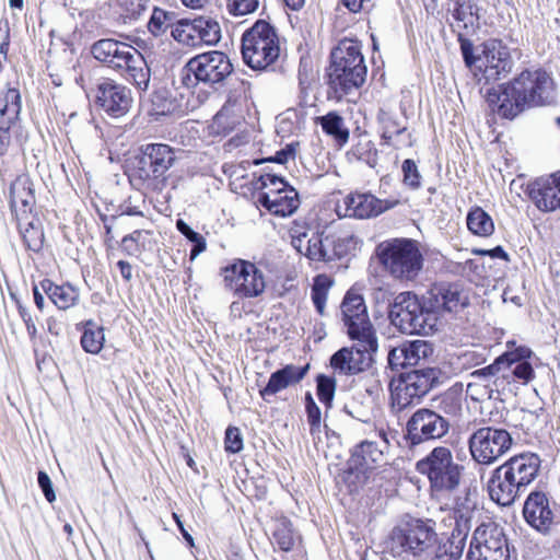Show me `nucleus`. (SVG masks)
<instances>
[{
  "mask_svg": "<svg viewBox=\"0 0 560 560\" xmlns=\"http://www.w3.org/2000/svg\"><path fill=\"white\" fill-rule=\"evenodd\" d=\"M553 94V80L546 71L524 70L511 82L487 90L486 101L499 116L513 119L527 108L550 104Z\"/></svg>",
  "mask_w": 560,
  "mask_h": 560,
  "instance_id": "obj_1",
  "label": "nucleus"
},
{
  "mask_svg": "<svg viewBox=\"0 0 560 560\" xmlns=\"http://www.w3.org/2000/svg\"><path fill=\"white\" fill-rule=\"evenodd\" d=\"M540 458L534 453H522L497 467L487 483L490 499L501 506L512 505L536 479Z\"/></svg>",
  "mask_w": 560,
  "mask_h": 560,
  "instance_id": "obj_2",
  "label": "nucleus"
},
{
  "mask_svg": "<svg viewBox=\"0 0 560 560\" xmlns=\"http://www.w3.org/2000/svg\"><path fill=\"white\" fill-rule=\"evenodd\" d=\"M91 54L108 68L120 71L139 91L148 90L150 68L142 54L133 46L114 38H103L91 46Z\"/></svg>",
  "mask_w": 560,
  "mask_h": 560,
  "instance_id": "obj_3",
  "label": "nucleus"
},
{
  "mask_svg": "<svg viewBox=\"0 0 560 560\" xmlns=\"http://www.w3.org/2000/svg\"><path fill=\"white\" fill-rule=\"evenodd\" d=\"M366 66L359 42L345 38L330 54L328 85L338 97L360 88L366 78Z\"/></svg>",
  "mask_w": 560,
  "mask_h": 560,
  "instance_id": "obj_4",
  "label": "nucleus"
},
{
  "mask_svg": "<svg viewBox=\"0 0 560 560\" xmlns=\"http://www.w3.org/2000/svg\"><path fill=\"white\" fill-rule=\"evenodd\" d=\"M176 151L165 143H148L140 147L129 172L130 184L139 190H162L167 171L176 162Z\"/></svg>",
  "mask_w": 560,
  "mask_h": 560,
  "instance_id": "obj_5",
  "label": "nucleus"
},
{
  "mask_svg": "<svg viewBox=\"0 0 560 560\" xmlns=\"http://www.w3.org/2000/svg\"><path fill=\"white\" fill-rule=\"evenodd\" d=\"M415 469L427 477L433 493L455 492L462 482L465 467L458 464L447 446H435L416 463Z\"/></svg>",
  "mask_w": 560,
  "mask_h": 560,
  "instance_id": "obj_6",
  "label": "nucleus"
},
{
  "mask_svg": "<svg viewBox=\"0 0 560 560\" xmlns=\"http://www.w3.org/2000/svg\"><path fill=\"white\" fill-rule=\"evenodd\" d=\"M388 317L390 323L402 334L430 335L436 327L438 317L428 304L412 292L397 294L389 304Z\"/></svg>",
  "mask_w": 560,
  "mask_h": 560,
  "instance_id": "obj_7",
  "label": "nucleus"
},
{
  "mask_svg": "<svg viewBox=\"0 0 560 560\" xmlns=\"http://www.w3.org/2000/svg\"><path fill=\"white\" fill-rule=\"evenodd\" d=\"M376 252L384 270L394 279L415 281L423 268L424 258L415 240L394 238L380 244Z\"/></svg>",
  "mask_w": 560,
  "mask_h": 560,
  "instance_id": "obj_8",
  "label": "nucleus"
},
{
  "mask_svg": "<svg viewBox=\"0 0 560 560\" xmlns=\"http://www.w3.org/2000/svg\"><path fill=\"white\" fill-rule=\"evenodd\" d=\"M438 541L435 523L431 520H411L393 528L387 542L394 557H422Z\"/></svg>",
  "mask_w": 560,
  "mask_h": 560,
  "instance_id": "obj_9",
  "label": "nucleus"
},
{
  "mask_svg": "<svg viewBox=\"0 0 560 560\" xmlns=\"http://www.w3.org/2000/svg\"><path fill=\"white\" fill-rule=\"evenodd\" d=\"M280 55L276 30L266 21L258 20L242 36V57L253 70L261 71L272 66Z\"/></svg>",
  "mask_w": 560,
  "mask_h": 560,
  "instance_id": "obj_10",
  "label": "nucleus"
},
{
  "mask_svg": "<svg viewBox=\"0 0 560 560\" xmlns=\"http://www.w3.org/2000/svg\"><path fill=\"white\" fill-rule=\"evenodd\" d=\"M233 73L230 58L222 51L211 50L188 60L180 71V82L194 89L199 82L215 86L224 83Z\"/></svg>",
  "mask_w": 560,
  "mask_h": 560,
  "instance_id": "obj_11",
  "label": "nucleus"
},
{
  "mask_svg": "<svg viewBox=\"0 0 560 560\" xmlns=\"http://www.w3.org/2000/svg\"><path fill=\"white\" fill-rule=\"evenodd\" d=\"M450 428V420L443 415L429 408H420L406 423L404 431L406 446L417 452L422 445L446 436Z\"/></svg>",
  "mask_w": 560,
  "mask_h": 560,
  "instance_id": "obj_12",
  "label": "nucleus"
},
{
  "mask_svg": "<svg viewBox=\"0 0 560 560\" xmlns=\"http://www.w3.org/2000/svg\"><path fill=\"white\" fill-rule=\"evenodd\" d=\"M513 445L511 433L492 425L475 430L468 439L471 458L480 465H492L504 456Z\"/></svg>",
  "mask_w": 560,
  "mask_h": 560,
  "instance_id": "obj_13",
  "label": "nucleus"
},
{
  "mask_svg": "<svg viewBox=\"0 0 560 560\" xmlns=\"http://www.w3.org/2000/svg\"><path fill=\"white\" fill-rule=\"evenodd\" d=\"M441 370L436 368L418 369L407 373L392 392V407L400 412L419 402L439 384Z\"/></svg>",
  "mask_w": 560,
  "mask_h": 560,
  "instance_id": "obj_14",
  "label": "nucleus"
},
{
  "mask_svg": "<svg viewBox=\"0 0 560 560\" xmlns=\"http://www.w3.org/2000/svg\"><path fill=\"white\" fill-rule=\"evenodd\" d=\"M259 182L260 188L266 189L257 195V202L261 207L279 217H289L298 210L299 194L283 178L275 174H265L260 176Z\"/></svg>",
  "mask_w": 560,
  "mask_h": 560,
  "instance_id": "obj_15",
  "label": "nucleus"
},
{
  "mask_svg": "<svg viewBox=\"0 0 560 560\" xmlns=\"http://www.w3.org/2000/svg\"><path fill=\"white\" fill-rule=\"evenodd\" d=\"M525 522L544 536L560 535V508L542 491L528 494L523 506Z\"/></svg>",
  "mask_w": 560,
  "mask_h": 560,
  "instance_id": "obj_16",
  "label": "nucleus"
},
{
  "mask_svg": "<svg viewBox=\"0 0 560 560\" xmlns=\"http://www.w3.org/2000/svg\"><path fill=\"white\" fill-rule=\"evenodd\" d=\"M223 281L225 288L240 299L257 298L266 289L264 272L255 264L243 259L223 268Z\"/></svg>",
  "mask_w": 560,
  "mask_h": 560,
  "instance_id": "obj_17",
  "label": "nucleus"
},
{
  "mask_svg": "<svg viewBox=\"0 0 560 560\" xmlns=\"http://www.w3.org/2000/svg\"><path fill=\"white\" fill-rule=\"evenodd\" d=\"M472 514L474 510L470 506L456 502L451 511V517L454 520L451 537L436 546L431 560L462 559L466 540L471 529Z\"/></svg>",
  "mask_w": 560,
  "mask_h": 560,
  "instance_id": "obj_18",
  "label": "nucleus"
},
{
  "mask_svg": "<svg viewBox=\"0 0 560 560\" xmlns=\"http://www.w3.org/2000/svg\"><path fill=\"white\" fill-rule=\"evenodd\" d=\"M355 343L341 348L330 358V365L340 373L353 375L366 370L372 362V354L377 351L376 335L351 338Z\"/></svg>",
  "mask_w": 560,
  "mask_h": 560,
  "instance_id": "obj_19",
  "label": "nucleus"
},
{
  "mask_svg": "<svg viewBox=\"0 0 560 560\" xmlns=\"http://www.w3.org/2000/svg\"><path fill=\"white\" fill-rule=\"evenodd\" d=\"M95 104L107 115L125 116L132 105L130 89L112 79H101L95 85Z\"/></svg>",
  "mask_w": 560,
  "mask_h": 560,
  "instance_id": "obj_20",
  "label": "nucleus"
},
{
  "mask_svg": "<svg viewBox=\"0 0 560 560\" xmlns=\"http://www.w3.org/2000/svg\"><path fill=\"white\" fill-rule=\"evenodd\" d=\"M513 60L501 40L490 39L481 45L477 69L487 82L497 81L511 72Z\"/></svg>",
  "mask_w": 560,
  "mask_h": 560,
  "instance_id": "obj_21",
  "label": "nucleus"
},
{
  "mask_svg": "<svg viewBox=\"0 0 560 560\" xmlns=\"http://www.w3.org/2000/svg\"><path fill=\"white\" fill-rule=\"evenodd\" d=\"M342 319L350 338L371 337L375 335L369 318L366 305L361 294L348 291L341 303Z\"/></svg>",
  "mask_w": 560,
  "mask_h": 560,
  "instance_id": "obj_22",
  "label": "nucleus"
},
{
  "mask_svg": "<svg viewBox=\"0 0 560 560\" xmlns=\"http://www.w3.org/2000/svg\"><path fill=\"white\" fill-rule=\"evenodd\" d=\"M398 201L382 200L370 192H352L347 195L341 203L337 205V214L355 219L376 217L394 208Z\"/></svg>",
  "mask_w": 560,
  "mask_h": 560,
  "instance_id": "obj_23",
  "label": "nucleus"
},
{
  "mask_svg": "<svg viewBox=\"0 0 560 560\" xmlns=\"http://www.w3.org/2000/svg\"><path fill=\"white\" fill-rule=\"evenodd\" d=\"M428 304L436 317L440 312L458 313L468 306L469 294L460 283H435L428 292Z\"/></svg>",
  "mask_w": 560,
  "mask_h": 560,
  "instance_id": "obj_24",
  "label": "nucleus"
},
{
  "mask_svg": "<svg viewBox=\"0 0 560 560\" xmlns=\"http://www.w3.org/2000/svg\"><path fill=\"white\" fill-rule=\"evenodd\" d=\"M393 433L395 432L389 428H376L375 434L378 440L365 439L355 446L351 457L354 465L362 470H368L374 465L382 464L384 454L389 448Z\"/></svg>",
  "mask_w": 560,
  "mask_h": 560,
  "instance_id": "obj_25",
  "label": "nucleus"
},
{
  "mask_svg": "<svg viewBox=\"0 0 560 560\" xmlns=\"http://www.w3.org/2000/svg\"><path fill=\"white\" fill-rule=\"evenodd\" d=\"M468 550H474L475 556L480 559L481 556L505 558L510 560L508 539L502 530L497 526L477 527Z\"/></svg>",
  "mask_w": 560,
  "mask_h": 560,
  "instance_id": "obj_26",
  "label": "nucleus"
},
{
  "mask_svg": "<svg viewBox=\"0 0 560 560\" xmlns=\"http://www.w3.org/2000/svg\"><path fill=\"white\" fill-rule=\"evenodd\" d=\"M376 121L383 145L397 150L411 145V135L407 131L406 120L399 119L393 109L381 107L376 114Z\"/></svg>",
  "mask_w": 560,
  "mask_h": 560,
  "instance_id": "obj_27",
  "label": "nucleus"
},
{
  "mask_svg": "<svg viewBox=\"0 0 560 560\" xmlns=\"http://www.w3.org/2000/svg\"><path fill=\"white\" fill-rule=\"evenodd\" d=\"M528 197L538 210L553 212L560 209V171L536 178L527 186Z\"/></svg>",
  "mask_w": 560,
  "mask_h": 560,
  "instance_id": "obj_28",
  "label": "nucleus"
},
{
  "mask_svg": "<svg viewBox=\"0 0 560 560\" xmlns=\"http://www.w3.org/2000/svg\"><path fill=\"white\" fill-rule=\"evenodd\" d=\"M508 350L499 355L493 363L475 370L470 373V378L489 383V381L497 375H499L501 372H504L505 370H510V368L513 365L515 361L520 358H530L532 350L525 346H518L516 347L515 341H508L506 342Z\"/></svg>",
  "mask_w": 560,
  "mask_h": 560,
  "instance_id": "obj_29",
  "label": "nucleus"
},
{
  "mask_svg": "<svg viewBox=\"0 0 560 560\" xmlns=\"http://www.w3.org/2000/svg\"><path fill=\"white\" fill-rule=\"evenodd\" d=\"M308 371V364L298 366L288 364L284 368L271 373L267 385L260 389V396L268 401V397L285 389L291 385L300 383Z\"/></svg>",
  "mask_w": 560,
  "mask_h": 560,
  "instance_id": "obj_30",
  "label": "nucleus"
},
{
  "mask_svg": "<svg viewBox=\"0 0 560 560\" xmlns=\"http://www.w3.org/2000/svg\"><path fill=\"white\" fill-rule=\"evenodd\" d=\"M10 205L16 218L28 219L35 205V195L27 176L18 177L10 187Z\"/></svg>",
  "mask_w": 560,
  "mask_h": 560,
  "instance_id": "obj_31",
  "label": "nucleus"
},
{
  "mask_svg": "<svg viewBox=\"0 0 560 560\" xmlns=\"http://www.w3.org/2000/svg\"><path fill=\"white\" fill-rule=\"evenodd\" d=\"M291 245L296 249L298 253L304 255L311 260L323 261L322 246L319 247L318 242H322V232H314L310 229L295 225L290 230Z\"/></svg>",
  "mask_w": 560,
  "mask_h": 560,
  "instance_id": "obj_32",
  "label": "nucleus"
},
{
  "mask_svg": "<svg viewBox=\"0 0 560 560\" xmlns=\"http://www.w3.org/2000/svg\"><path fill=\"white\" fill-rule=\"evenodd\" d=\"M22 108L21 93L18 88L0 90V129H11L20 117Z\"/></svg>",
  "mask_w": 560,
  "mask_h": 560,
  "instance_id": "obj_33",
  "label": "nucleus"
},
{
  "mask_svg": "<svg viewBox=\"0 0 560 560\" xmlns=\"http://www.w3.org/2000/svg\"><path fill=\"white\" fill-rule=\"evenodd\" d=\"M40 288L48 299L59 310H68L74 306L79 301V291L70 283L56 284L50 279L40 281Z\"/></svg>",
  "mask_w": 560,
  "mask_h": 560,
  "instance_id": "obj_34",
  "label": "nucleus"
},
{
  "mask_svg": "<svg viewBox=\"0 0 560 560\" xmlns=\"http://www.w3.org/2000/svg\"><path fill=\"white\" fill-rule=\"evenodd\" d=\"M197 30L199 47L202 45L213 46L221 39V26L211 16H197L194 19Z\"/></svg>",
  "mask_w": 560,
  "mask_h": 560,
  "instance_id": "obj_35",
  "label": "nucleus"
},
{
  "mask_svg": "<svg viewBox=\"0 0 560 560\" xmlns=\"http://www.w3.org/2000/svg\"><path fill=\"white\" fill-rule=\"evenodd\" d=\"M19 229L27 249L39 252L44 244V232L38 221L19 218Z\"/></svg>",
  "mask_w": 560,
  "mask_h": 560,
  "instance_id": "obj_36",
  "label": "nucleus"
},
{
  "mask_svg": "<svg viewBox=\"0 0 560 560\" xmlns=\"http://www.w3.org/2000/svg\"><path fill=\"white\" fill-rule=\"evenodd\" d=\"M322 129L337 140L340 144H345L349 139V130L345 127L343 118L337 112H329L324 116L316 118Z\"/></svg>",
  "mask_w": 560,
  "mask_h": 560,
  "instance_id": "obj_37",
  "label": "nucleus"
},
{
  "mask_svg": "<svg viewBox=\"0 0 560 560\" xmlns=\"http://www.w3.org/2000/svg\"><path fill=\"white\" fill-rule=\"evenodd\" d=\"M466 222L468 230L478 236H490L494 231L492 218L480 207L469 210Z\"/></svg>",
  "mask_w": 560,
  "mask_h": 560,
  "instance_id": "obj_38",
  "label": "nucleus"
},
{
  "mask_svg": "<svg viewBox=\"0 0 560 560\" xmlns=\"http://www.w3.org/2000/svg\"><path fill=\"white\" fill-rule=\"evenodd\" d=\"M152 232L144 229H137L121 240V247L128 255H139L152 246Z\"/></svg>",
  "mask_w": 560,
  "mask_h": 560,
  "instance_id": "obj_39",
  "label": "nucleus"
},
{
  "mask_svg": "<svg viewBox=\"0 0 560 560\" xmlns=\"http://www.w3.org/2000/svg\"><path fill=\"white\" fill-rule=\"evenodd\" d=\"M171 35L178 44L197 48L199 47L196 24L194 19H180L176 21L171 31Z\"/></svg>",
  "mask_w": 560,
  "mask_h": 560,
  "instance_id": "obj_40",
  "label": "nucleus"
},
{
  "mask_svg": "<svg viewBox=\"0 0 560 560\" xmlns=\"http://www.w3.org/2000/svg\"><path fill=\"white\" fill-rule=\"evenodd\" d=\"M105 341L103 327L96 326L93 322H88L81 336V346L84 351L97 354Z\"/></svg>",
  "mask_w": 560,
  "mask_h": 560,
  "instance_id": "obj_41",
  "label": "nucleus"
},
{
  "mask_svg": "<svg viewBox=\"0 0 560 560\" xmlns=\"http://www.w3.org/2000/svg\"><path fill=\"white\" fill-rule=\"evenodd\" d=\"M402 351H405L407 364L415 366L433 353V347L425 340H413L402 343Z\"/></svg>",
  "mask_w": 560,
  "mask_h": 560,
  "instance_id": "obj_42",
  "label": "nucleus"
},
{
  "mask_svg": "<svg viewBox=\"0 0 560 560\" xmlns=\"http://www.w3.org/2000/svg\"><path fill=\"white\" fill-rule=\"evenodd\" d=\"M332 285V280L326 275H318L314 278L312 285V301L319 315L325 314V306L328 291Z\"/></svg>",
  "mask_w": 560,
  "mask_h": 560,
  "instance_id": "obj_43",
  "label": "nucleus"
},
{
  "mask_svg": "<svg viewBox=\"0 0 560 560\" xmlns=\"http://www.w3.org/2000/svg\"><path fill=\"white\" fill-rule=\"evenodd\" d=\"M272 542L276 544L280 550L290 551L295 544V534L292 528V524L283 518L276 523L272 533Z\"/></svg>",
  "mask_w": 560,
  "mask_h": 560,
  "instance_id": "obj_44",
  "label": "nucleus"
},
{
  "mask_svg": "<svg viewBox=\"0 0 560 560\" xmlns=\"http://www.w3.org/2000/svg\"><path fill=\"white\" fill-rule=\"evenodd\" d=\"M439 408L448 420L450 418H459L463 413L462 395L454 389L445 392L440 398Z\"/></svg>",
  "mask_w": 560,
  "mask_h": 560,
  "instance_id": "obj_45",
  "label": "nucleus"
},
{
  "mask_svg": "<svg viewBox=\"0 0 560 560\" xmlns=\"http://www.w3.org/2000/svg\"><path fill=\"white\" fill-rule=\"evenodd\" d=\"M174 19L175 14L173 12H167L163 9L154 8L148 23V28L154 36H160L165 33L168 27H171V31L173 30V26L176 23L174 22Z\"/></svg>",
  "mask_w": 560,
  "mask_h": 560,
  "instance_id": "obj_46",
  "label": "nucleus"
},
{
  "mask_svg": "<svg viewBox=\"0 0 560 560\" xmlns=\"http://www.w3.org/2000/svg\"><path fill=\"white\" fill-rule=\"evenodd\" d=\"M316 382L318 399L324 405L329 407L335 396L336 380L334 377L320 374L317 376Z\"/></svg>",
  "mask_w": 560,
  "mask_h": 560,
  "instance_id": "obj_47",
  "label": "nucleus"
},
{
  "mask_svg": "<svg viewBox=\"0 0 560 560\" xmlns=\"http://www.w3.org/2000/svg\"><path fill=\"white\" fill-rule=\"evenodd\" d=\"M401 171L404 175L402 182L407 187L412 190L419 189L421 187V175L413 160H405L401 165Z\"/></svg>",
  "mask_w": 560,
  "mask_h": 560,
  "instance_id": "obj_48",
  "label": "nucleus"
},
{
  "mask_svg": "<svg viewBox=\"0 0 560 560\" xmlns=\"http://www.w3.org/2000/svg\"><path fill=\"white\" fill-rule=\"evenodd\" d=\"M305 409L307 415V422L310 424V433L315 435L320 432L322 412L313 399L311 393H307L305 396Z\"/></svg>",
  "mask_w": 560,
  "mask_h": 560,
  "instance_id": "obj_49",
  "label": "nucleus"
},
{
  "mask_svg": "<svg viewBox=\"0 0 560 560\" xmlns=\"http://www.w3.org/2000/svg\"><path fill=\"white\" fill-rule=\"evenodd\" d=\"M493 389L489 383L470 380L466 387V395L474 401H483L491 399Z\"/></svg>",
  "mask_w": 560,
  "mask_h": 560,
  "instance_id": "obj_50",
  "label": "nucleus"
},
{
  "mask_svg": "<svg viewBox=\"0 0 560 560\" xmlns=\"http://www.w3.org/2000/svg\"><path fill=\"white\" fill-rule=\"evenodd\" d=\"M526 359H517L510 368L514 378L523 384L528 383L534 377L533 366Z\"/></svg>",
  "mask_w": 560,
  "mask_h": 560,
  "instance_id": "obj_51",
  "label": "nucleus"
},
{
  "mask_svg": "<svg viewBox=\"0 0 560 560\" xmlns=\"http://www.w3.org/2000/svg\"><path fill=\"white\" fill-rule=\"evenodd\" d=\"M259 5L258 0H228V10L234 16L253 13Z\"/></svg>",
  "mask_w": 560,
  "mask_h": 560,
  "instance_id": "obj_52",
  "label": "nucleus"
},
{
  "mask_svg": "<svg viewBox=\"0 0 560 560\" xmlns=\"http://www.w3.org/2000/svg\"><path fill=\"white\" fill-rule=\"evenodd\" d=\"M224 447L228 453L236 454L243 450V438L236 427H229L225 431Z\"/></svg>",
  "mask_w": 560,
  "mask_h": 560,
  "instance_id": "obj_53",
  "label": "nucleus"
},
{
  "mask_svg": "<svg viewBox=\"0 0 560 560\" xmlns=\"http://www.w3.org/2000/svg\"><path fill=\"white\" fill-rule=\"evenodd\" d=\"M343 411L351 418L369 423L371 421V409L360 405L357 400H352L343 406Z\"/></svg>",
  "mask_w": 560,
  "mask_h": 560,
  "instance_id": "obj_54",
  "label": "nucleus"
},
{
  "mask_svg": "<svg viewBox=\"0 0 560 560\" xmlns=\"http://www.w3.org/2000/svg\"><path fill=\"white\" fill-rule=\"evenodd\" d=\"M354 238L351 235H339L335 233V242L332 247L335 248V260L347 256L353 248Z\"/></svg>",
  "mask_w": 560,
  "mask_h": 560,
  "instance_id": "obj_55",
  "label": "nucleus"
},
{
  "mask_svg": "<svg viewBox=\"0 0 560 560\" xmlns=\"http://www.w3.org/2000/svg\"><path fill=\"white\" fill-rule=\"evenodd\" d=\"M238 106V98L235 94H229L226 101L224 102L222 108L217 113L215 120L219 124H223L224 120L232 118L235 116V108Z\"/></svg>",
  "mask_w": 560,
  "mask_h": 560,
  "instance_id": "obj_56",
  "label": "nucleus"
},
{
  "mask_svg": "<svg viewBox=\"0 0 560 560\" xmlns=\"http://www.w3.org/2000/svg\"><path fill=\"white\" fill-rule=\"evenodd\" d=\"M335 242V232H322V242H318L319 247L322 246L323 261L328 262L335 260V248L332 247Z\"/></svg>",
  "mask_w": 560,
  "mask_h": 560,
  "instance_id": "obj_57",
  "label": "nucleus"
},
{
  "mask_svg": "<svg viewBox=\"0 0 560 560\" xmlns=\"http://www.w3.org/2000/svg\"><path fill=\"white\" fill-rule=\"evenodd\" d=\"M148 0H118L120 7L130 19H138L147 9Z\"/></svg>",
  "mask_w": 560,
  "mask_h": 560,
  "instance_id": "obj_58",
  "label": "nucleus"
},
{
  "mask_svg": "<svg viewBox=\"0 0 560 560\" xmlns=\"http://www.w3.org/2000/svg\"><path fill=\"white\" fill-rule=\"evenodd\" d=\"M459 42H460V50H462V55H463L465 65L469 69H471L472 67H475L477 69L478 55L475 56V54H474L472 43L469 39L463 38V37H459Z\"/></svg>",
  "mask_w": 560,
  "mask_h": 560,
  "instance_id": "obj_59",
  "label": "nucleus"
},
{
  "mask_svg": "<svg viewBox=\"0 0 560 560\" xmlns=\"http://www.w3.org/2000/svg\"><path fill=\"white\" fill-rule=\"evenodd\" d=\"M388 364L393 370H400L409 366L405 351H402V345L393 348L388 353Z\"/></svg>",
  "mask_w": 560,
  "mask_h": 560,
  "instance_id": "obj_60",
  "label": "nucleus"
},
{
  "mask_svg": "<svg viewBox=\"0 0 560 560\" xmlns=\"http://www.w3.org/2000/svg\"><path fill=\"white\" fill-rule=\"evenodd\" d=\"M37 482L39 488L42 489L46 500L52 503L56 500V493L52 487V482L47 472L40 470L37 475Z\"/></svg>",
  "mask_w": 560,
  "mask_h": 560,
  "instance_id": "obj_61",
  "label": "nucleus"
},
{
  "mask_svg": "<svg viewBox=\"0 0 560 560\" xmlns=\"http://www.w3.org/2000/svg\"><path fill=\"white\" fill-rule=\"evenodd\" d=\"M177 230L191 243L198 241L202 235L194 231L184 220L178 219L176 221Z\"/></svg>",
  "mask_w": 560,
  "mask_h": 560,
  "instance_id": "obj_62",
  "label": "nucleus"
},
{
  "mask_svg": "<svg viewBox=\"0 0 560 560\" xmlns=\"http://www.w3.org/2000/svg\"><path fill=\"white\" fill-rule=\"evenodd\" d=\"M295 152L291 145L285 149L278 151L273 158V161L280 164L287 163L290 159H294Z\"/></svg>",
  "mask_w": 560,
  "mask_h": 560,
  "instance_id": "obj_63",
  "label": "nucleus"
},
{
  "mask_svg": "<svg viewBox=\"0 0 560 560\" xmlns=\"http://www.w3.org/2000/svg\"><path fill=\"white\" fill-rule=\"evenodd\" d=\"M192 248L190 250L189 259L192 261L197 258L199 254L206 250L207 243L203 236L199 237L198 241L192 243Z\"/></svg>",
  "mask_w": 560,
  "mask_h": 560,
  "instance_id": "obj_64",
  "label": "nucleus"
}]
</instances>
